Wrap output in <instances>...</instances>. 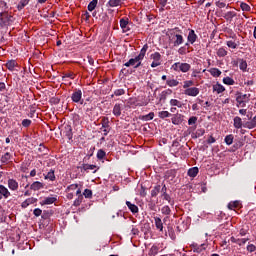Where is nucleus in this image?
<instances>
[{
	"mask_svg": "<svg viewBox=\"0 0 256 256\" xmlns=\"http://www.w3.org/2000/svg\"><path fill=\"white\" fill-rule=\"evenodd\" d=\"M81 203H83V195H79L78 198L76 200H74V207H79V205H81Z\"/></svg>",
	"mask_w": 256,
	"mask_h": 256,
	"instance_id": "obj_52",
	"label": "nucleus"
},
{
	"mask_svg": "<svg viewBox=\"0 0 256 256\" xmlns=\"http://www.w3.org/2000/svg\"><path fill=\"white\" fill-rule=\"evenodd\" d=\"M170 105H171V107H178L179 109H181V107H183V103H181V101H179L177 99H171Z\"/></svg>",
	"mask_w": 256,
	"mask_h": 256,
	"instance_id": "obj_43",
	"label": "nucleus"
},
{
	"mask_svg": "<svg viewBox=\"0 0 256 256\" xmlns=\"http://www.w3.org/2000/svg\"><path fill=\"white\" fill-rule=\"evenodd\" d=\"M77 169H80L81 173H97L99 171V166L95 164H88V163H82L80 166L77 167Z\"/></svg>",
	"mask_w": 256,
	"mask_h": 256,
	"instance_id": "obj_4",
	"label": "nucleus"
},
{
	"mask_svg": "<svg viewBox=\"0 0 256 256\" xmlns=\"http://www.w3.org/2000/svg\"><path fill=\"white\" fill-rule=\"evenodd\" d=\"M246 249H247V251H248L249 253H255V251H256V246H255V244H250V245H248V246L246 247Z\"/></svg>",
	"mask_w": 256,
	"mask_h": 256,
	"instance_id": "obj_59",
	"label": "nucleus"
},
{
	"mask_svg": "<svg viewBox=\"0 0 256 256\" xmlns=\"http://www.w3.org/2000/svg\"><path fill=\"white\" fill-rule=\"evenodd\" d=\"M43 187H45V185L39 181H36V182H33L31 185H30V189L32 191H39L40 189H43Z\"/></svg>",
	"mask_w": 256,
	"mask_h": 256,
	"instance_id": "obj_20",
	"label": "nucleus"
},
{
	"mask_svg": "<svg viewBox=\"0 0 256 256\" xmlns=\"http://www.w3.org/2000/svg\"><path fill=\"white\" fill-rule=\"evenodd\" d=\"M5 67L9 71H15V67H19V64L17 63V60H8L5 64Z\"/></svg>",
	"mask_w": 256,
	"mask_h": 256,
	"instance_id": "obj_16",
	"label": "nucleus"
},
{
	"mask_svg": "<svg viewBox=\"0 0 256 256\" xmlns=\"http://www.w3.org/2000/svg\"><path fill=\"white\" fill-rule=\"evenodd\" d=\"M96 157H97L98 161H103V159H105V157H107V152H105V150H103V149H99L96 154Z\"/></svg>",
	"mask_w": 256,
	"mask_h": 256,
	"instance_id": "obj_32",
	"label": "nucleus"
},
{
	"mask_svg": "<svg viewBox=\"0 0 256 256\" xmlns=\"http://www.w3.org/2000/svg\"><path fill=\"white\" fill-rule=\"evenodd\" d=\"M26 201H27L28 205H34V203H37V198L31 197V198L26 199Z\"/></svg>",
	"mask_w": 256,
	"mask_h": 256,
	"instance_id": "obj_64",
	"label": "nucleus"
},
{
	"mask_svg": "<svg viewBox=\"0 0 256 256\" xmlns=\"http://www.w3.org/2000/svg\"><path fill=\"white\" fill-rule=\"evenodd\" d=\"M162 215L169 216L171 215V208L168 205H165L161 208Z\"/></svg>",
	"mask_w": 256,
	"mask_h": 256,
	"instance_id": "obj_47",
	"label": "nucleus"
},
{
	"mask_svg": "<svg viewBox=\"0 0 256 256\" xmlns=\"http://www.w3.org/2000/svg\"><path fill=\"white\" fill-rule=\"evenodd\" d=\"M240 7H241L242 11H251V6H249V4H247L245 2H242L240 4Z\"/></svg>",
	"mask_w": 256,
	"mask_h": 256,
	"instance_id": "obj_55",
	"label": "nucleus"
},
{
	"mask_svg": "<svg viewBox=\"0 0 256 256\" xmlns=\"http://www.w3.org/2000/svg\"><path fill=\"white\" fill-rule=\"evenodd\" d=\"M160 193H162L161 197H163L165 201H168V203L172 206L175 205V201L171 200V196L167 193V186L165 184L160 189Z\"/></svg>",
	"mask_w": 256,
	"mask_h": 256,
	"instance_id": "obj_7",
	"label": "nucleus"
},
{
	"mask_svg": "<svg viewBox=\"0 0 256 256\" xmlns=\"http://www.w3.org/2000/svg\"><path fill=\"white\" fill-rule=\"evenodd\" d=\"M114 95H115L116 97H121V95H125V89H123V88L116 89V90L114 91Z\"/></svg>",
	"mask_w": 256,
	"mask_h": 256,
	"instance_id": "obj_54",
	"label": "nucleus"
},
{
	"mask_svg": "<svg viewBox=\"0 0 256 256\" xmlns=\"http://www.w3.org/2000/svg\"><path fill=\"white\" fill-rule=\"evenodd\" d=\"M41 213H43V210H41L40 208H35L33 211L35 217H41Z\"/></svg>",
	"mask_w": 256,
	"mask_h": 256,
	"instance_id": "obj_61",
	"label": "nucleus"
},
{
	"mask_svg": "<svg viewBox=\"0 0 256 256\" xmlns=\"http://www.w3.org/2000/svg\"><path fill=\"white\" fill-rule=\"evenodd\" d=\"M0 13H9V5L3 0L0 1Z\"/></svg>",
	"mask_w": 256,
	"mask_h": 256,
	"instance_id": "obj_29",
	"label": "nucleus"
},
{
	"mask_svg": "<svg viewBox=\"0 0 256 256\" xmlns=\"http://www.w3.org/2000/svg\"><path fill=\"white\" fill-rule=\"evenodd\" d=\"M99 4V0H92L89 4H88V11L92 12L95 11V9L97 8V5Z\"/></svg>",
	"mask_w": 256,
	"mask_h": 256,
	"instance_id": "obj_36",
	"label": "nucleus"
},
{
	"mask_svg": "<svg viewBox=\"0 0 256 256\" xmlns=\"http://www.w3.org/2000/svg\"><path fill=\"white\" fill-rule=\"evenodd\" d=\"M75 74H73V72H68L66 74L63 75L62 77V81H65V79L69 78V79H75Z\"/></svg>",
	"mask_w": 256,
	"mask_h": 256,
	"instance_id": "obj_56",
	"label": "nucleus"
},
{
	"mask_svg": "<svg viewBox=\"0 0 256 256\" xmlns=\"http://www.w3.org/2000/svg\"><path fill=\"white\" fill-rule=\"evenodd\" d=\"M196 123H197V116H191L188 119V125H196Z\"/></svg>",
	"mask_w": 256,
	"mask_h": 256,
	"instance_id": "obj_57",
	"label": "nucleus"
},
{
	"mask_svg": "<svg viewBox=\"0 0 256 256\" xmlns=\"http://www.w3.org/2000/svg\"><path fill=\"white\" fill-rule=\"evenodd\" d=\"M30 1L31 0H20V2L17 5L18 11H22V9H25V7H27V5H29Z\"/></svg>",
	"mask_w": 256,
	"mask_h": 256,
	"instance_id": "obj_37",
	"label": "nucleus"
},
{
	"mask_svg": "<svg viewBox=\"0 0 256 256\" xmlns=\"http://www.w3.org/2000/svg\"><path fill=\"white\" fill-rule=\"evenodd\" d=\"M15 23V17L11 15L9 12L0 13V27L1 29H5V27H11Z\"/></svg>",
	"mask_w": 256,
	"mask_h": 256,
	"instance_id": "obj_3",
	"label": "nucleus"
},
{
	"mask_svg": "<svg viewBox=\"0 0 256 256\" xmlns=\"http://www.w3.org/2000/svg\"><path fill=\"white\" fill-rule=\"evenodd\" d=\"M233 121H234L233 125L235 129H241L243 127V119H241V117L236 116L234 117Z\"/></svg>",
	"mask_w": 256,
	"mask_h": 256,
	"instance_id": "obj_21",
	"label": "nucleus"
},
{
	"mask_svg": "<svg viewBox=\"0 0 256 256\" xmlns=\"http://www.w3.org/2000/svg\"><path fill=\"white\" fill-rule=\"evenodd\" d=\"M183 33L179 27H175L169 31V41L172 42L173 47H179V45H183L185 43V38H183Z\"/></svg>",
	"mask_w": 256,
	"mask_h": 256,
	"instance_id": "obj_1",
	"label": "nucleus"
},
{
	"mask_svg": "<svg viewBox=\"0 0 256 256\" xmlns=\"http://www.w3.org/2000/svg\"><path fill=\"white\" fill-rule=\"evenodd\" d=\"M234 139H235V136H233V134L227 135L224 138V143H226V145H233Z\"/></svg>",
	"mask_w": 256,
	"mask_h": 256,
	"instance_id": "obj_44",
	"label": "nucleus"
},
{
	"mask_svg": "<svg viewBox=\"0 0 256 256\" xmlns=\"http://www.w3.org/2000/svg\"><path fill=\"white\" fill-rule=\"evenodd\" d=\"M120 27L123 33H129V31H131V28L129 27V18L120 19Z\"/></svg>",
	"mask_w": 256,
	"mask_h": 256,
	"instance_id": "obj_9",
	"label": "nucleus"
},
{
	"mask_svg": "<svg viewBox=\"0 0 256 256\" xmlns=\"http://www.w3.org/2000/svg\"><path fill=\"white\" fill-rule=\"evenodd\" d=\"M169 95H173V90L171 89H166V90H163L160 95H159V101L160 103H165V101H167V97H169Z\"/></svg>",
	"mask_w": 256,
	"mask_h": 256,
	"instance_id": "obj_13",
	"label": "nucleus"
},
{
	"mask_svg": "<svg viewBox=\"0 0 256 256\" xmlns=\"http://www.w3.org/2000/svg\"><path fill=\"white\" fill-rule=\"evenodd\" d=\"M150 59L153 60L151 63V67L155 69V67H159L161 65V53L159 52H154L153 54L150 55Z\"/></svg>",
	"mask_w": 256,
	"mask_h": 256,
	"instance_id": "obj_6",
	"label": "nucleus"
},
{
	"mask_svg": "<svg viewBox=\"0 0 256 256\" xmlns=\"http://www.w3.org/2000/svg\"><path fill=\"white\" fill-rule=\"evenodd\" d=\"M148 49H149V45L144 44L140 50L139 55H137L135 58H131L128 62H126L124 64V67H135L137 61H143V59H145V55L147 54Z\"/></svg>",
	"mask_w": 256,
	"mask_h": 256,
	"instance_id": "obj_2",
	"label": "nucleus"
},
{
	"mask_svg": "<svg viewBox=\"0 0 256 256\" xmlns=\"http://www.w3.org/2000/svg\"><path fill=\"white\" fill-rule=\"evenodd\" d=\"M11 192L5 185L0 184V201L1 199H9Z\"/></svg>",
	"mask_w": 256,
	"mask_h": 256,
	"instance_id": "obj_8",
	"label": "nucleus"
},
{
	"mask_svg": "<svg viewBox=\"0 0 256 256\" xmlns=\"http://www.w3.org/2000/svg\"><path fill=\"white\" fill-rule=\"evenodd\" d=\"M83 196L85 199H92L93 198V191L91 189H85L83 192Z\"/></svg>",
	"mask_w": 256,
	"mask_h": 256,
	"instance_id": "obj_48",
	"label": "nucleus"
},
{
	"mask_svg": "<svg viewBox=\"0 0 256 256\" xmlns=\"http://www.w3.org/2000/svg\"><path fill=\"white\" fill-rule=\"evenodd\" d=\"M243 127L246 129H255L256 127V115L252 118L251 121L246 122Z\"/></svg>",
	"mask_w": 256,
	"mask_h": 256,
	"instance_id": "obj_22",
	"label": "nucleus"
},
{
	"mask_svg": "<svg viewBox=\"0 0 256 256\" xmlns=\"http://www.w3.org/2000/svg\"><path fill=\"white\" fill-rule=\"evenodd\" d=\"M239 69H241V71H247V61L240 60Z\"/></svg>",
	"mask_w": 256,
	"mask_h": 256,
	"instance_id": "obj_53",
	"label": "nucleus"
},
{
	"mask_svg": "<svg viewBox=\"0 0 256 256\" xmlns=\"http://www.w3.org/2000/svg\"><path fill=\"white\" fill-rule=\"evenodd\" d=\"M123 5H125V0H109L106 3V7H111V8L123 7Z\"/></svg>",
	"mask_w": 256,
	"mask_h": 256,
	"instance_id": "obj_11",
	"label": "nucleus"
},
{
	"mask_svg": "<svg viewBox=\"0 0 256 256\" xmlns=\"http://www.w3.org/2000/svg\"><path fill=\"white\" fill-rule=\"evenodd\" d=\"M224 19H226V21H233L234 17H237V12L235 11H228L223 15Z\"/></svg>",
	"mask_w": 256,
	"mask_h": 256,
	"instance_id": "obj_26",
	"label": "nucleus"
},
{
	"mask_svg": "<svg viewBox=\"0 0 256 256\" xmlns=\"http://www.w3.org/2000/svg\"><path fill=\"white\" fill-rule=\"evenodd\" d=\"M173 125H181L183 123V115L177 114L171 118Z\"/></svg>",
	"mask_w": 256,
	"mask_h": 256,
	"instance_id": "obj_19",
	"label": "nucleus"
},
{
	"mask_svg": "<svg viewBox=\"0 0 256 256\" xmlns=\"http://www.w3.org/2000/svg\"><path fill=\"white\" fill-rule=\"evenodd\" d=\"M63 135H64V137H67V139H69V141H71V139H73V128L71 127V125L66 124L64 126Z\"/></svg>",
	"mask_w": 256,
	"mask_h": 256,
	"instance_id": "obj_12",
	"label": "nucleus"
},
{
	"mask_svg": "<svg viewBox=\"0 0 256 256\" xmlns=\"http://www.w3.org/2000/svg\"><path fill=\"white\" fill-rule=\"evenodd\" d=\"M158 253H159V246L153 245V246L150 248V250H149V252H148V255H149V256H156V255H158Z\"/></svg>",
	"mask_w": 256,
	"mask_h": 256,
	"instance_id": "obj_38",
	"label": "nucleus"
},
{
	"mask_svg": "<svg viewBox=\"0 0 256 256\" xmlns=\"http://www.w3.org/2000/svg\"><path fill=\"white\" fill-rule=\"evenodd\" d=\"M200 91L197 87H191L184 90V95H188V97H197Z\"/></svg>",
	"mask_w": 256,
	"mask_h": 256,
	"instance_id": "obj_10",
	"label": "nucleus"
},
{
	"mask_svg": "<svg viewBox=\"0 0 256 256\" xmlns=\"http://www.w3.org/2000/svg\"><path fill=\"white\" fill-rule=\"evenodd\" d=\"M190 70H191V64H189V63H181L180 62V71L182 73H187Z\"/></svg>",
	"mask_w": 256,
	"mask_h": 256,
	"instance_id": "obj_31",
	"label": "nucleus"
},
{
	"mask_svg": "<svg viewBox=\"0 0 256 256\" xmlns=\"http://www.w3.org/2000/svg\"><path fill=\"white\" fill-rule=\"evenodd\" d=\"M71 100L73 103L83 105V91H81V89H75L71 95Z\"/></svg>",
	"mask_w": 256,
	"mask_h": 256,
	"instance_id": "obj_5",
	"label": "nucleus"
},
{
	"mask_svg": "<svg viewBox=\"0 0 256 256\" xmlns=\"http://www.w3.org/2000/svg\"><path fill=\"white\" fill-rule=\"evenodd\" d=\"M198 36L195 33V30L191 29L189 30L188 36H187V41L190 43V45H193L195 41H197Z\"/></svg>",
	"mask_w": 256,
	"mask_h": 256,
	"instance_id": "obj_15",
	"label": "nucleus"
},
{
	"mask_svg": "<svg viewBox=\"0 0 256 256\" xmlns=\"http://www.w3.org/2000/svg\"><path fill=\"white\" fill-rule=\"evenodd\" d=\"M213 91H216V93H218V95H219V94L225 92V86L217 83L216 85L213 86Z\"/></svg>",
	"mask_w": 256,
	"mask_h": 256,
	"instance_id": "obj_33",
	"label": "nucleus"
},
{
	"mask_svg": "<svg viewBox=\"0 0 256 256\" xmlns=\"http://www.w3.org/2000/svg\"><path fill=\"white\" fill-rule=\"evenodd\" d=\"M180 67H181V62H176L172 65V69L174 71H180Z\"/></svg>",
	"mask_w": 256,
	"mask_h": 256,
	"instance_id": "obj_62",
	"label": "nucleus"
},
{
	"mask_svg": "<svg viewBox=\"0 0 256 256\" xmlns=\"http://www.w3.org/2000/svg\"><path fill=\"white\" fill-rule=\"evenodd\" d=\"M206 249V245L205 244H196L194 245V251L195 253H203V251H205Z\"/></svg>",
	"mask_w": 256,
	"mask_h": 256,
	"instance_id": "obj_41",
	"label": "nucleus"
},
{
	"mask_svg": "<svg viewBox=\"0 0 256 256\" xmlns=\"http://www.w3.org/2000/svg\"><path fill=\"white\" fill-rule=\"evenodd\" d=\"M166 84L168 85V87H177V85H179V81L175 79H170L166 81Z\"/></svg>",
	"mask_w": 256,
	"mask_h": 256,
	"instance_id": "obj_50",
	"label": "nucleus"
},
{
	"mask_svg": "<svg viewBox=\"0 0 256 256\" xmlns=\"http://www.w3.org/2000/svg\"><path fill=\"white\" fill-rule=\"evenodd\" d=\"M227 50L224 47H221L217 50L216 55H218V57H227Z\"/></svg>",
	"mask_w": 256,
	"mask_h": 256,
	"instance_id": "obj_45",
	"label": "nucleus"
},
{
	"mask_svg": "<svg viewBox=\"0 0 256 256\" xmlns=\"http://www.w3.org/2000/svg\"><path fill=\"white\" fill-rule=\"evenodd\" d=\"M226 45L227 47H229V49H237V47L241 45V42H239V40L237 41L229 40L226 42Z\"/></svg>",
	"mask_w": 256,
	"mask_h": 256,
	"instance_id": "obj_28",
	"label": "nucleus"
},
{
	"mask_svg": "<svg viewBox=\"0 0 256 256\" xmlns=\"http://www.w3.org/2000/svg\"><path fill=\"white\" fill-rule=\"evenodd\" d=\"M224 85H235V80L229 76L223 78Z\"/></svg>",
	"mask_w": 256,
	"mask_h": 256,
	"instance_id": "obj_46",
	"label": "nucleus"
},
{
	"mask_svg": "<svg viewBox=\"0 0 256 256\" xmlns=\"http://www.w3.org/2000/svg\"><path fill=\"white\" fill-rule=\"evenodd\" d=\"M8 188L10 191H18L19 190V182L13 178H9L7 182Z\"/></svg>",
	"mask_w": 256,
	"mask_h": 256,
	"instance_id": "obj_14",
	"label": "nucleus"
},
{
	"mask_svg": "<svg viewBox=\"0 0 256 256\" xmlns=\"http://www.w3.org/2000/svg\"><path fill=\"white\" fill-rule=\"evenodd\" d=\"M154 223H155V227L156 229H158V231H163V220H161L160 217H154Z\"/></svg>",
	"mask_w": 256,
	"mask_h": 256,
	"instance_id": "obj_24",
	"label": "nucleus"
},
{
	"mask_svg": "<svg viewBox=\"0 0 256 256\" xmlns=\"http://www.w3.org/2000/svg\"><path fill=\"white\" fill-rule=\"evenodd\" d=\"M210 75H212V77H221V70H219L218 68H211L209 70Z\"/></svg>",
	"mask_w": 256,
	"mask_h": 256,
	"instance_id": "obj_42",
	"label": "nucleus"
},
{
	"mask_svg": "<svg viewBox=\"0 0 256 256\" xmlns=\"http://www.w3.org/2000/svg\"><path fill=\"white\" fill-rule=\"evenodd\" d=\"M195 85V82L193 80H186L184 81L183 89H191Z\"/></svg>",
	"mask_w": 256,
	"mask_h": 256,
	"instance_id": "obj_49",
	"label": "nucleus"
},
{
	"mask_svg": "<svg viewBox=\"0 0 256 256\" xmlns=\"http://www.w3.org/2000/svg\"><path fill=\"white\" fill-rule=\"evenodd\" d=\"M178 53H179V55H187V48H185V46L180 47L178 49Z\"/></svg>",
	"mask_w": 256,
	"mask_h": 256,
	"instance_id": "obj_63",
	"label": "nucleus"
},
{
	"mask_svg": "<svg viewBox=\"0 0 256 256\" xmlns=\"http://www.w3.org/2000/svg\"><path fill=\"white\" fill-rule=\"evenodd\" d=\"M155 117L154 112H150L149 114L139 116L140 121H153Z\"/></svg>",
	"mask_w": 256,
	"mask_h": 256,
	"instance_id": "obj_27",
	"label": "nucleus"
},
{
	"mask_svg": "<svg viewBox=\"0 0 256 256\" xmlns=\"http://www.w3.org/2000/svg\"><path fill=\"white\" fill-rule=\"evenodd\" d=\"M57 201V196L54 197H46L42 202L41 205H53Z\"/></svg>",
	"mask_w": 256,
	"mask_h": 256,
	"instance_id": "obj_23",
	"label": "nucleus"
},
{
	"mask_svg": "<svg viewBox=\"0 0 256 256\" xmlns=\"http://www.w3.org/2000/svg\"><path fill=\"white\" fill-rule=\"evenodd\" d=\"M126 205L129 209V211H131V213H133V215H135L136 213H139V207L133 203H131V201H126Z\"/></svg>",
	"mask_w": 256,
	"mask_h": 256,
	"instance_id": "obj_18",
	"label": "nucleus"
},
{
	"mask_svg": "<svg viewBox=\"0 0 256 256\" xmlns=\"http://www.w3.org/2000/svg\"><path fill=\"white\" fill-rule=\"evenodd\" d=\"M188 177H195L196 175H199V168L198 167H192L187 172Z\"/></svg>",
	"mask_w": 256,
	"mask_h": 256,
	"instance_id": "obj_30",
	"label": "nucleus"
},
{
	"mask_svg": "<svg viewBox=\"0 0 256 256\" xmlns=\"http://www.w3.org/2000/svg\"><path fill=\"white\" fill-rule=\"evenodd\" d=\"M109 117H103L101 120V129H111V126L109 125Z\"/></svg>",
	"mask_w": 256,
	"mask_h": 256,
	"instance_id": "obj_35",
	"label": "nucleus"
},
{
	"mask_svg": "<svg viewBox=\"0 0 256 256\" xmlns=\"http://www.w3.org/2000/svg\"><path fill=\"white\" fill-rule=\"evenodd\" d=\"M113 115L115 117H121V104H115L113 107Z\"/></svg>",
	"mask_w": 256,
	"mask_h": 256,
	"instance_id": "obj_34",
	"label": "nucleus"
},
{
	"mask_svg": "<svg viewBox=\"0 0 256 256\" xmlns=\"http://www.w3.org/2000/svg\"><path fill=\"white\" fill-rule=\"evenodd\" d=\"M161 193V185H156L151 190V197H157Z\"/></svg>",
	"mask_w": 256,
	"mask_h": 256,
	"instance_id": "obj_39",
	"label": "nucleus"
},
{
	"mask_svg": "<svg viewBox=\"0 0 256 256\" xmlns=\"http://www.w3.org/2000/svg\"><path fill=\"white\" fill-rule=\"evenodd\" d=\"M1 163H3L4 165H7V163H9V161H13V154L6 152L0 159Z\"/></svg>",
	"mask_w": 256,
	"mask_h": 256,
	"instance_id": "obj_17",
	"label": "nucleus"
},
{
	"mask_svg": "<svg viewBox=\"0 0 256 256\" xmlns=\"http://www.w3.org/2000/svg\"><path fill=\"white\" fill-rule=\"evenodd\" d=\"M32 121L29 119L22 120V127H31Z\"/></svg>",
	"mask_w": 256,
	"mask_h": 256,
	"instance_id": "obj_60",
	"label": "nucleus"
},
{
	"mask_svg": "<svg viewBox=\"0 0 256 256\" xmlns=\"http://www.w3.org/2000/svg\"><path fill=\"white\" fill-rule=\"evenodd\" d=\"M79 184H71L69 186H67L66 191H75L76 189H78Z\"/></svg>",
	"mask_w": 256,
	"mask_h": 256,
	"instance_id": "obj_58",
	"label": "nucleus"
},
{
	"mask_svg": "<svg viewBox=\"0 0 256 256\" xmlns=\"http://www.w3.org/2000/svg\"><path fill=\"white\" fill-rule=\"evenodd\" d=\"M44 179L48 181H55V179H57L55 176V169H50L47 175L44 176Z\"/></svg>",
	"mask_w": 256,
	"mask_h": 256,
	"instance_id": "obj_25",
	"label": "nucleus"
},
{
	"mask_svg": "<svg viewBox=\"0 0 256 256\" xmlns=\"http://www.w3.org/2000/svg\"><path fill=\"white\" fill-rule=\"evenodd\" d=\"M173 114H171L169 111H160L158 112L159 119H167L168 117H172Z\"/></svg>",
	"mask_w": 256,
	"mask_h": 256,
	"instance_id": "obj_40",
	"label": "nucleus"
},
{
	"mask_svg": "<svg viewBox=\"0 0 256 256\" xmlns=\"http://www.w3.org/2000/svg\"><path fill=\"white\" fill-rule=\"evenodd\" d=\"M237 207H239V201L230 202L228 204V209H230V211H233V209H237Z\"/></svg>",
	"mask_w": 256,
	"mask_h": 256,
	"instance_id": "obj_51",
	"label": "nucleus"
}]
</instances>
